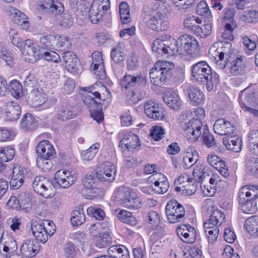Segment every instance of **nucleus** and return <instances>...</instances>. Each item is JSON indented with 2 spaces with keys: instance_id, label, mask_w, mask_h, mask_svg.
I'll return each mask as SVG.
<instances>
[{
  "instance_id": "53",
  "label": "nucleus",
  "mask_w": 258,
  "mask_h": 258,
  "mask_svg": "<svg viewBox=\"0 0 258 258\" xmlns=\"http://www.w3.org/2000/svg\"><path fill=\"white\" fill-rule=\"evenodd\" d=\"M169 187L168 181L160 182L156 180L154 182V185H151V188L156 193L158 194H163L165 193Z\"/></svg>"
},
{
  "instance_id": "59",
  "label": "nucleus",
  "mask_w": 258,
  "mask_h": 258,
  "mask_svg": "<svg viewBox=\"0 0 258 258\" xmlns=\"http://www.w3.org/2000/svg\"><path fill=\"white\" fill-rule=\"evenodd\" d=\"M223 16L222 19L225 22H229L232 24L235 23L234 20V15L235 14V10L233 8H225L222 12Z\"/></svg>"
},
{
  "instance_id": "25",
  "label": "nucleus",
  "mask_w": 258,
  "mask_h": 258,
  "mask_svg": "<svg viewBox=\"0 0 258 258\" xmlns=\"http://www.w3.org/2000/svg\"><path fill=\"white\" fill-rule=\"evenodd\" d=\"M76 114L73 106L66 104L58 108L56 114V118L60 121H64L74 118L76 116Z\"/></svg>"
},
{
  "instance_id": "14",
  "label": "nucleus",
  "mask_w": 258,
  "mask_h": 258,
  "mask_svg": "<svg viewBox=\"0 0 258 258\" xmlns=\"http://www.w3.org/2000/svg\"><path fill=\"white\" fill-rule=\"evenodd\" d=\"M101 53L95 51L92 54V62L90 69L94 71V74L98 76L99 79L103 80L106 78V73L103 68V59Z\"/></svg>"
},
{
  "instance_id": "27",
  "label": "nucleus",
  "mask_w": 258,
  "mask_h": 258,
  "mask_svg": "<svg viewBox=\"0 0 258 258\" xmlns=\"http://www.w3.org/2000/svg\"><path fill=\"white\" fill-rule=\"evenodd\" d=\"M252 195L255 197V199L258 198V185H246L242 186L238 193L239 203L244 202L246 198L249 197Z\"/></svg>"
},
{
  "instance_id": "38",
  "label": "nucleus",
  "mask_w": 258,
  "mask_h": 258,
  "mask_svg": "<svg viewBox=\"0 0 258 258\" xmlns=\"http://www.w3.org/2000/svg\"><path fill=\"white\" fill-rule=\"evenodd\" d=\"M61 170L57 171L54 175V182L58 184V185L62 188H67L72 185L76 180L75 178L71 175L66 178L62 179Z\"/></svg>"
},
{
  "instance_id": "35",
  "label": "nucleus",
  "mask_w": 258,
  "mask_h": 258,
  "mask_svg": "<svg viewBox=\"0 0 258 258\" xmlns=\"http://www.w3.org/2000/svg\"><path fill=\"white\" fill-rule=\"evenodd\" d=\"M125 54L119 48H114L111 52V57L114 62L113 64H112V67L114 72L116 73L117 71V68L122 67V64L120 63L125 58Z\"/></svg>"
},
{
  "instance_id": "33",
  "label": "nucleus",
  "mask_w": 258,
  "mask_h": 258,
  "mask_svg": "<svg viewBox=\"0 0 258 258\" xmlns=\"http://www.w3.org/2000/svg\"><path fill=\"white\" fill-rule=\"evenodd\" d=\"M187 93L194 105H199L204 101L205 96L198 88L190 86L187 89Z\"/></svg>"
},
{
  "instance_id": "8",
  "label": "nucleus",
  "mask_w": 258,
  "mask_h": 258,
  "mask_svg": "<svg viewBox=\"0 0 258 258\" xmlns=\"http://www.w3.org/2000/svg\"><path fill=\"white\" fill-rule=\"evenodd\" d=\"M178 45L181 56L195 53L198 49V43L196 38L187 34L182 35L178 38Z\"/></svg>"
},
{
  "instance_id": "57",
  "label": "nucleus",
  "mask_w": 258,
  "mask_h": 258,
  "mask_svg": "<svg viewBox=\"0 0 258 258\" xmlns=\"http://www.w3.org/2000/svg\"><path fill=\"white\" fill-rule=\"evenodd\" d=\"M50 51L41 52L40 55L41 58L43 57L45 60L51 62H58L61 59L59 54L55 51L50 50Z\"/></svg>"
},
{
  "instance_id": "9",
  "label": "nucleus",
  "mask_w": 258,
  "mask_h": 258,
  "mask_svg": "<svg viewBox=\"0 0 258 258\" xmlns=\"http://www.w3.org/2000/svg\"><path fill=\"white\" fill-rule=\"evenodd\" d=\"M204 126L200 119L194 117L183 125V129L185 136L195 141L201 136Z\"/></svg>"
},
{
  "instance_id": "30",
  "label": "nucleus",
  "mask_w": 258,
  "mask_h": 258,
  "mask_svg": "<svg viewBox=\"0 0 258 258\" xmlns=\"http://www.w3.org/2000/svg\"><path fill=\"white\" fill-rule=\"evenodd\" d=\"M94 87L95 85H93L90 87L85 88V90L88 91L91 94V95L86 96L84 99V102L90 109H93L94 107H96L101 103L100 102H98L95 99L97 98L101 100L100 94L97 91H95L93 93L91 92V91L94 90Z\"/></svg>"
},
{
  "instance_id": "10",
  "label": "nucleus",
  "mask_w": 258,
  "mask_h": 258,
  "mask_svg": "<svg viewBox=\"0 0 258 258\" xmlns=\"http://www.w3.org/2000/svg\"><path fill=\"white\" fill-rule=\"evenodd\" d=\"M146 83L147 78L141 74H137V76L125 75L120 81L122 87L126 89L133 87H143Z\"/></svg>"
},
{
  "instance_id": "63",
  "label": "nucleus",
  "mask_w": 258,
  "mask_h": 258,
  "mask_svg": "<svg viewBox=\"0 0 258 258\" xmlns=\"http://www.w3.org/2000/svg\"><path fill=\"white\" fill-rule=\"evenodd\" d=\"M82 182L84 186L87 189H93L97 186V179L91 175H87Z\"/></svg>"
},
{
  "instance_id": "55",
  "label": "nucleus",
  "mask_w": 258,
  "mask_h": 258,
  "mask_svg": "<svg viewBox=\"0 0 258 258\" xmlns=\"http://www.w3.org/2000/svg\"><path fill=\"white\" fill-rule=\"evenodd\" d=\"M224 219V213L218 209L214 210L210 217V221H213L219 226L222 224Z\"/></svg>"
},
{
  "instance_id": "19",
  "label": "nucleus",
  "mask_w": 258,
  "mask_h": 258,
  "mask_svg": "<svg viewBox=\"0 0 258 258\" xmlns=\"http://www.w3.org/2000/svg\"><path fill=\"white\" fill-rule=\"evenodd\" d=\"M27 170L23 167L19 166L13 168V174L10 181V188L13 189L19 188L24 183V178Z\"/></svg>"
},
{
  "instance_id": "13",
  "label": "nucleus",
  "mask_w": 258,
  "mask_h": 258,
  "mask_svg": "<svg viewBox=\"0 0 258 258\" xmlns=\"http://www.w3.org/2000/svg\"><path fill=\"white\" fill-rule=\"evenodd\" d=\"M144 110L149 117L154 120H161L164 116L163 108L153 101H149L145 104Z\"/></svg>"
},
{
  "instance_id": "42",
  "label": "nucleus",
  "mask_w": 258,
  "mask_h": 258,
  "mask_svg": "<svg viewBox=\"0 0 258 258\" xmlns=\"http://www.w3.org/2000/svg\"><path fill=\"white\" fill-rule=\"evenodd\" d=\"M42 48L49 50L56 49L55 44L56 43V36L53 35H47L40 38V40Z\"/></svg>"
},
{
  "instance_id": "41",
  "label": "nucleus",
  "mask_w": 258,
  "mask_h": 258,
  "mask_svg": "<svg viewBox=\"0 0 258 258\" xmlns=\"http://www.w3.org/2000/svg\"><path fill=\"white\" fill-rule=\"evenodd\" d=\"M256 199L253 196L250 199L244 200V202L239 203L241 205V210L243 213L252 214L257 210Z\"/></svg>"
},
{
  "instance_id": "37",
  "label": "nucleus",
  "mask_w": 258,
  "mask_h": 258,
  "mask_svg": "<svg viewBox=\"0 0 258 258\" xmlns=\"http://www.w3.org/2000/svg\"><path fill=\"white\" fill-rule=\"evenodd\" d=\"M222 46L217 49L216 56H218L220 60H224V57H226V61H229L230 55L232 53L231 43L230 42H224L221 43Z\"/></svg>"
},
{
  "instance_id": "32",
  "label": "nucleus",
  "mask_w": 258,
  "mask_h": 258,
  "mask_svg": "<svg viewBox=\"0 0 258 258\" xmlns=\"http://www.w3.org/2000/svg\"><path fill=\"white\" fill-rule=\"evenodd\" d=\"M34 117L29 113H27L23 116L20 121V128L24 132L34 130L36 127Z\"/></svg>"
},
{
  "instance_id": "28",
  "label": "nucleus",
  "mask_w": 258,
  "mask_h": 258,
  "mask_svg": "<svg viewBox=\"0 0 258 258\" xmlns=\"http://www.w3.org/2000/svg\"><path fill=\"white\" fill-rule=\"evenodd\" d=\"M223 143L226 148L234 152H239L241 150L242 140L238 137L227 136L223 139Z\"/></svg>"
},
{
  "instance_id": "34",
  "label": "nucleus",
  "mask_w": 258,
  "mask_h": 258,
  "mask_svg": "<svg viewBox=\"0 0 258 258\" xmlns=\"http://www.w3.org/2000/svg\"><path fill=\"white\" fill-rule=\"evenodd\" d=\"M248 147L249 150L258 155V130L250 131L247 135Z\"/></svg>"
},
{
  "instance_id": "26",
  "label": "nucleus",
  "mask_w": 258,
  "mask_h": 258,
  "mask_svg": "<svg viewBox=\"0 0 258 258\" xmlns=\"http://www.w3.org/2000/svg\"><path fill=\"white\" fill-rule=\"evenodd\" d=\"M164 102L172 109L177 110L181 105V100L178 95L174 91H168L163 96Z\"/></svg>"
},
{
  "instance_id": "2",
  "label": "nucleus",
  "mask_w": 258,
  "mask_h": 258,
  "mask_svg": "<svg viewBox=\"0 0 258 258\" xmlns=\"http://www.w3.org/2000/svg\"><path fill=\"white\" fill-rule=\"evenodd\" d=\"M10 39L13 45L17 47L25 56L27 61L34 63L41 58V51H37L36 45L31 39L23 41L17 36V34L13 30L10 32Z\"/></svg>"
},
{
  "instance_id": "40",
  "label": "nucleus",
  "mask_w": 258,
  "mask_h": 258,
  "mask_svg": "<svg viewBox=\"0 0 258 258\" xmlns=\"http://www.w3.org/2000/svg\"><path fill=\"white\" fill-rule=\"evenodd\" d=\"M112 238L109 232L100 233L95 237V245L99 248H103L111 244Z\"/></svg>"
},
{
  "instance_id": "29",
  "label": "nucleus",
  "mask_w": 258,
  "mask_h": 258,
  "mask_svg": "<svg viewBox=\"0 0 258 258\" xmlns=\"http://www.w3.org/2000/svg\"><path fill=\"white\" fill-rule=\"evenodd\" d=\"M40 7L43 10H48L55 15L61 14L64 11L62 5L56 0H44Z\"/></svg>"
},
{
  "instance_id": "3",
  "label": "nucleus",
  "mask_w": 258,
  "mask_h": 258,
  "mask_svg": "<svg viewBox=\"0 0 258 258\" xmlns=\"http://www.w3.org/2000/svg\"><path fill=\"white\" fill-rule=\"evenodd\" d=\"M115 198L120 205L131 210H138L142 206L140 198L128 187H119L115 194Z\"/></svg>"
},
{
  "instance_id": "56",
  "label": "nucleus",
  "mask_w": 258,
  "mask_h": 258,
  "mask_svg": "<svg viewBox=\"0 0 258 258\" xmlns=\"http://www.w3.org/2000/svg\"><path fill=\"white\" fill-rule=\"evenodd\" d=\"M88 215L94 217L98 220H102L105 216L104 212L96 207H90L87 210Z\"/></svg>"
},
{
  "instance_id": "21",
  "label": "nucleus",
  "mask_w": 258,
  "mask_h": 258,
  "mask_svg": "<svg viewBox=\"0 0 258 258\" xmlns=\"http://www.w3.org/2000/svg\"><path fill=\"white\" fill-rule=\"evenodd\" d=\"M213 128L215 132L219 135H228L233 134L235 127L230 122L224 118L217 119L215 122Z\"/></svg>"
},
{
  "instance_id": "50",
  "label": "nucleus",
  "mask_w": 258,
  "mask_h": 258,
  "mask_svg": "<svg viewBox=\"0 0 258 258\" xmlns=\"http://www.w3.org/2000/svg\"><path fill=\"white\" fill-rule=\"evenodd\" d=\"M117 217L125 223L134 225L136 223L135 218L132 216V213L126 210H120L116 214Z\"/></svg>"
},
{
  "instance_id": "61",
  "label": "nucleus",
  "mask_w": 258,
  "mask_h": 258,
  "mask_svg": "<svg viewBox=\"0 0 258 258\" xmlns=\"http://www.w3.org/2000/svg\"><path fill=\"white\" fill-rule=\"evenodd\" d=\"M173 7L167 2H164L159 8L158 13L164 17H168L173 13Z\"/></svg>"
},
{
  "instance_id": "23",
  "label": "nucleus",
  "mask_w": 258,
  "mask_h": 258,
  "mask_svg": "<svg viewBox=\"0 0 258 258\" xmlns=\"http://www.w3.org/2000/svg\"><path fill=\"white\" fill-rule=\"evenodd\" d=\"M9 12L11 19L15 23L20 26L24 30H27L29 28V23L24 13L15 8H11Z\"/></svg>"
},
{
  "instance_id": "18",
  "label": "nucleus",
  "mask_w": 258,
  "mask_h": 258,
  "mask_svg": "<svg viewBox=\"0 0 258 258\" xmlns=\"http://www.w3.org/2000/svg\"><path fill=\"white\" fill-rule=\"evenodd\" d=\"M151 82L154 85L160 86L168 82L171 76L167 71H160L153 68L150 71Z\"/></svg>"
},
{
  "instance_id": "58",
  "label": "nucleus",
  "mask_w": 258,
  "mask_h": 258,
  "mask_svg": "<svg viewBox=\"0 0 258 258\" xmlns=\"http://www.w3.org/2000/svg\"><path fill=\"white\" fill-rule=\"evenodd\" d=\"M165 41L160 39L155 40L152 46V51L157 52L158 54H165Z\"/></svg>"
},
{
  "instance_id": "20",
  "label": "nucleus",
  "mask_w": 258,
  "mask_h": 258,
  "mask_svg": "<svg viewBox=\"0 0 258 258\" xmlns=\"http://www.w3.org/2000/svg\"><path fill=\"white\" fill-rule=\"evenodd\" d=\"M257 99V95L255 92L248 89L241 91L239 96V102L240 106L245 108L256 104Z\"/></svg>"
},
{
  "instance_id": "39",
  "label": "nucleus",
  "mask_w": 258,
  "mask_h": 258,
  "mask_svg": "<svg viewBox=\"0 0 258 258\" xmlns=\"http://www.w3.org/2000/svg\"><path fill=\"white\" fill-rule=\"evenodd\" d=\"M86 217L83 209L79 207L71 213V222L73 226H80L85 222Z\"/></svg>"
},
{
  "instance_id": "47",
  "label": "nucleus",
  "mask_w": 258,
  "mask_h": 258,
  "mask_svg": "<svg viewBox=\"0 0 258 258\" xmlns=\"http://www.w3.org/2000/svg\"><path fill=\"white\" fill-rule=\"evenodd\" d=\"M246 169L249 174L255 177L258 175V158L248 159L246 162Z\"/></svg>"
},
{
  "instance_id": "5",
  "label": "nucleus",
  "mask_w": 258,
  "mask_h": 258,
  "mask_svg": "<svg viewBox=\"0 0 258 258\" xmlns=\"http://www.w3.org/2000/svg\"><path fill=\"white\" fill-rule=\"evenodd\" d=\"M32 187L34 190L45 198H51L54 196V190L52 183L43 176L35 177Z\"/></svg>"
},
{
  "instance_id": "52",
  "label": "nucleus",
  "mask_w": 258,
  "mask_h": 258,
  "mask_svg": "<svg viewBox=\"0 0 258 258\" xmlns=\"http://www.w3.org/2000/svg\"><path fill=\"white\" fill-rule=\"evenodd\" d=\"M9 88L13 96L16 98L20 97L23 95L24 88L22 84L17 80H13L9 84Z\"/></svg>"
},
{
  "instance_id": "46",
  "label": "nucleus",
  "mask_w": 258,
  "mask_h": 258,
  "mask_svg": "<svg viewBox=\"0 0 258 258\" xmlns=\"http://www.w3.org/2000/svg\"><path fill=\"white\" fill-rule=\"evenodd\" d=\"M240 20L245 23H256L258 22V12L254 10L245 11L240 17Z\"/></svg>"
},
{
  "instance_id": "49",
  "label": "nucleus",
  "mask_w": 258,
  "mask_h": 258,
  "mask_svg": "<svg viewBox=\"0 0 258 258\" xmlns=\"http://www.w3.org/2000/svg\"><path fill=\"white\" fill-rule=\"evenodd\" d=\"M157 16H149L146 18L145 23L148 27L153 30L159 31L161 30L160 25L162 20L158 18Z\"/></svg>"
},
{
  "instance_id": "7",
  "label": "nucleus",
  "mask_w": 258,
  "mask_h": 258,
  "mask_svg": "<svg viewBox=\"0 0 258 258\" xmlns=\"http://www.w3.org/2000/svg\"><path fill=\"white\" fill-rule=\"evenodd\" d=\"M36 153L38 157L37 164L43 165V162L46 160H51L55 157L56 152L49 141L43 140L40 142L36 147Z\"/></svg>"
},
{
  "instance_id": "31",
  "label": "nucleus",
  "mask_w": 258,
  "mask_h": 258,
  "mask_svg": "<svg viewBox=\"0 0 258 258\" xmlns=\"http://www.w3.org/2000/svg\"><path fill=\"white\" fill-rule=\"evenodd\" d=\"M244 227L251 236L258 237V215L247 218L244 222Z\"/></svg>"
},
{
  "instance_id": "43",
  "label": "nucleus",
  "mask_w": 258,
  "mask_h": 258,
  "mask_svg": "<svg viewBox=\"0 0 258 258\" xmlns=\"http://www.w3.org/2000/svg\"><path fill=\"white\" fill-rule=\"evenodd\" d=\"M165 54L168 55H175L178 53L179 54V47L178 45V39L175 41L172 39V41L166 40L165 42Z\"/></svg>"
},
{
  "instance_id": "64",
  "label": "nucleus",
  "mask_w": 258,
  "mask_h": 258,
  "mask_svg": "<svg viewBox=\"0 0 258 258\" xmlns=\"http://www.w3.org/2000/svg\"><path fill=\"white\" fill-rule=\"evenodd\" d=\"M168 65L171 66L170 62H167L166 61H159L155 63L154 68L162 72L166 71L167 72L170 74V76H172V75H173V71L171 70Z\"/></svg>"
},
{
  "instance_id": "16",
  "label": "nucleus",
  "mask_w": 258,
  "mask_h": 258,
  "mask_svg": "<svg viewBox=\"0 0 258 258\" xmlns=\"http://www.w3.org/2000/svg\"><path fill=\"white\" fill-rule=\"evenodd\" d=\"M40 247V244L37 241L34 239H27L23 242L20 250L25 256L31 257L38 252Z\"/></svg>"
},
{
  "instance_id": "51",
  "label": "nucleus",
  "mask_w": 258,
  "mask_h": 258,
  "mask_svg": "<svg viewBox=\"0 0 258 258\" xmlns=\"http://www.w3.org/2000/svg\"><path fill=\"white\" fill-rule=\"evenodd\" d=\"M99 146V144L96 143L92 145L89 149L82 152L81 157L83 160L86 161L92 160L97 153Z\"/></svg>"
},
{
  "instance_id": "6",
  "label": "nucleus",
  "mask_w": 258,
  "mask_h": 258,
  "mask_svg": "<svg viewBox=\"0 0 258 258\" xmlns=\"http://www.w3.org/2000/svg\"><path fill=\"white\" fill-rule=\"evenodd\" d=\"M110 7V0H93L89 12L91 22L97 24Z\"/></svg>"
},
{
  "instance_id": "60",
  "label": "nucleus",
  "mask_w": 258,
  "mask_h": 258,
  "mask_svg": "<svg viewBox=\"0 0 258 258\" xmlns=\"http://www.w3.org/2000/svg\"><path fill=\"white\" fill-rule=\"evenodd\" d=\"M91 112V116L97 122H101L104 118V115L102 112V104H99L96 106V109H90Z\"/></svg>"
},
{
  "instance_id": "45",
  "label": "nucleus",
  "mask_w": 258,
  "mask_h": 258,
  "mask_svg": "<svg viewBox=\"0 0 258 258\" xmlns=\"http://www.w3.org/2000/svg\"><path fill=\"white\" fill-rule=\"evenodd\" d=\"M201 136L204 143L208 147H212L216 145L215 138L214 136L210 134L208 127L206 125L204 126L203 132Z\"/></svg>"
},
{
  "instance_id": "12",
  "label": "nucleus",
  "mask_w": 258,
  "mask_h": 258,
  "mask_svg": "<svg viewBox=\"0 0 258 258\" xmlns=\"http://www.w3.org/2000/svg\"><path fill=\"white\" fill-rule=\"evenodd\" d=\"M116 172L115 167L112 163L104 162L99 167L98 176L102 180L112 181L115 179Z\"/></svg>"
},
{
  "instance_id": "36",
  "label": "nucleus",
  "mask_w": 258,
  "mask_h": 258,
  "mask_svg": "<svg viewBox=\"0 0 258 258\" xmlns=\"http://www.w3.org/2000/svg\"><path fill=\"white\" fill-rule=\"evenodd\" d=\"M109 256L117 255V258H130L128 249L123 245H115L108 249Z\"/></svg>"
},
{
  "instance_id": "48",
  "label": "nucleus",
  "mask_w": 258,
  "mask_h": 258,
  "mask_svg": "<svg viewBox=\"0 0 258 258\" xmlns=\"http://www.w3.org/2000/svg\"><path fill=\"white\" fill-rule=\"evenodd\" d=\"M25 203L23 200H18L15 196H11L6 203V206L11 209L16 210L21 209L27 211L28 207H25L26 205Z\"/></svg>"
},
{
  "instance_id": "17",
  "label": "nucleus",
  "mask_w": 258,
  "mask_h": 258,
  "mask_svg": "<svg viewBox=\"0 0 258 258\" xmlns=\"http://www.w3.org/2000/svg\"><path fill=\"white\" fill-rule=\"evenodd\" d=\"M38 80L34 74H29L23 82V88L27 93H30L32 96L38 97L41 96V91L38 87Z\"/></svg>"
},
{
  "instance_id": "1",
  "label": "nucleus",
  "mask_w": 258,
  "mask_h": 258,
  "mask_svg": "<svg viewBox=\"0 0 258 258\" xmlns=\"http://www.w3.org/2000/svg\"><path fill=\"white\" fill-rule=\"evenodd\" d=\"M192 76L197 81L206 83L207 90L211 91L214 86L220 82L219 75L212 71L211 68L205 61H201L192 66Z\"/></svg>"
},
{
  "instance_id": "22",
  "label": "nucleus",
  "mask_w": 258,
  "mask_h": 258,
  "mask_svg": "<svg viewBox=\"0 0 258 258\" xmlns=\"http://www.w3.org/2000/svg\"><path fill=\"white\" fill-rule=\"evenodd\" d=\"M119 146L122 149L124 148V150H132L140 146L139 138L134 134H125L123 138L120 141Z\"/></svg>"
},
{
  "instance_id": "62",
  "label": "nucleus",
  "mask_w": 258,
  "mask_h": 258,
  "mask_svg": "<svg viewBox=\"0 0 258 258\" xmlns=\"http://www.w3.org/2000/svg\"><path fill=\"white\" fill-rule=\"evenodd\" d=\"M199 159L198 153H195V155L191 156H184L183 158V167L185 169H188L196 164Z\"/></svg>"
},
{
  "instance_id": "11",
  "label": "nucleus",
  "mask_w": 258,
  "mask_h": 258,
  "mask_svg": "<svg viewBox=\"0 0 258 258\" xmlns=\"http://www.w3.org/2000/svg\"><path fill=\"white\" fill-rule=\"evenodd\" d=\"M228 68L230 74L233 76L242 75L246 73V65L243 57H237L233 60L226 61V63L220 64L219 69Z\"/></svg>"
},
{
  "instance_id": "54",
  "label": "nucleus",
  "mask_w": 258,
  "mask_h": 258,
  "mask_svg": "<svg viewBox=\"0 0 258 258\" xmlns=\"http://www.w3.org/2000/svg\"><path fill=\"white\" fill-rule=\"evenodd\" d=\"M64 255L67 258H74L77 253V250L74 244L68 241L63 246Z\"/></svg>"
},
{
  "instance_id": "44",
  "label": "nucleus",
  "mask_w": 258,
  "mask_h": 258,
  "mask_svg": "<svg viewBox=\"0 0 258 258\" xmlns=\"http://www.w3.org/2000/svg\"><path fill=\"white\" fill-rule=\"evenodd\" d=\"M15 155L13 148L10 146L0 148V160L1 162H9L12 160Z\"/></svg>"
},
{
  "instance_id": "15",
  "label": "nucleus",
  "mask_w": 258,
  "mask_h": 258,
  "mask_svg": "<svg viewBox=\"0 0 258 258\" xmlns=\"http://www.w3.org/2000/svg\"><path fill=\"white\" fill-rule=\"evenodd\" d=\"M62 58L69 72L74 74L79 73V63L78 58L73 51H68L63 52Z\"/></svg>"
},
{
  "instance_id": "4",
  "label": "nucleus",
  "mask_w": 258,
  "mask_h": 258,
  "mask_svg": "<svg viewBox=\"0 0 258 258\" xmlns=\"http://www.w3.org/2000/svg\"><path fill=\"white\" fill-rule=\"evenodd\" d=\"M185 213L184 208L176 200H172L167 203L166 214L170 223H175L182 221Z\"/></svg>"
},
{
  "instance_id": "24",
  "label": "nucleus",
  "mask_w": 258,
  "mask_h": 258,
  "mask_svg": "<svg viewBox=\"0 0 258 258\" xmlns=\"http://www.w3.org/2000/svg\"><path fill=\"white\" fill-rule=\"evenodd\" d=\"M21 113L19 104L15 101H9L5 106V113L7 118L10 121L17 120Z\"/></svg>"
}]
</instances>
